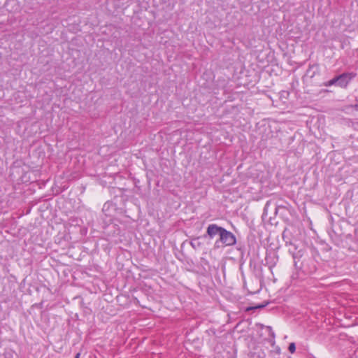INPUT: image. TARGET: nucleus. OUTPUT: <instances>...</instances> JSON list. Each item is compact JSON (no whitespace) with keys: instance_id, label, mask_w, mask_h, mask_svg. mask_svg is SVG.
I'll return each instance as SVG.
<instances>
[{"instance_id":"f257e3e1","label":"nucleus","mask_w":358,"mask_h":358,"mask_svg":"<svg viewBox=\"0 0 358 358\" xmlns=\"http://www.w3.org/2000/svg\"><path fill=\"white\" fill-rule=\"evenodd\" d=\"M236 243V236L231 231L223 228L220 236L215 242L214 248H219L220 246H232Z\"/></svg>"},{"instance_id":"f03ea898","label":"nucleus","mask_w":358,"mask_h":358,"mask_svg":"<svg viewBox=\"0 0 358 358\" xmlns=\"http://www.w3.org/2000/svg\"><path fill=\"white\" fill-rule=\"evenodd\" d=\"M223 228L224 227L218 226L216 224H210L208 226L206 229V232L203 235V238H208L209 239H213L216 236H218L220 237Z\"/></svg>"},{"instance_id":"7ed1b4c3","label":"nucleus","mask_w":358,"mask_h":358,"mask_svg":"<svg viewBox=\"0 0 358 358\" xmlns=\"http://www.w3.org/2000/svg\"><path fill=\"white\" fill-rule=\"evenodd\" d=\"M355 77V74L349 73H343L337 76L338 85L341 87H345L349 82Z\"/></svg>"},{"instance_id":"20e7f679","label":"nucleus","mask_w":358,"mask_h":358,"mask_svg":"<svg viewBox=\"0 0 358 358\" xmlns=\"http://www.w3.org/2000/svg\"><path fill=\"white\" fill-rule=\"evenodd\" d=\"M289 252L292 255L294 260L300 259L303 255V252L302 250H298L297 246L294 245V250H292V248H289Z\"/></svg>"},{"instance_id":"39448f33","label":"nucleus","mask_w":358,"mask_h":358,"mask_svg":"<svg viewBox=\"0 0 358 358\" xmlns=\"http://www.w3.org/2000/svg\"><path fill=\"white\" fill-rule=\"evenodd\" d=\"M278 257L277 255H266V262L268 265L269 268L271 269L273 267H274L278 262Z\"/></svg>"},{"instance_id":"423d86ee","label":"nucleus","mask_w":358,"mask_h":358,"mask_svg":"<svg viewBox=\"0 0 358 358\" xmlns=\"http://www.w3.org/2000/svg\"><path fill=\"white\" fill-rule=\"evenodd\" d=\"M249 356L250 358H265L266 355L262 349H255Z\"/></svg>"},{"instance_id":"0eeeda50","label":"nucleus","mask_w":358,"mask_h":358,"mask_svg":"<svg viewBox=\"0 0 358 358\" xmlns=\"http://www.w3.org/2000/svg\"><path fill=\"white\" fill-rule=\"evenodd\" d=\"M282 238L283 241L285 242L286 245H295L292 241L290 237L287 235V229L284 230L282 234Z\"/></svg>"},{"instance_id":"6e6552de","label":"nucleus","mask_w":358,"mask_h":358,"mask_svg":"<svg viewBox=\"0 0 358 358\" xmlns=\"http://www.w3.org/2000/svg\"><path fill=\"white\" fill-rule=\"evenodd\" d=\"M200 238L201 237H196L191 241L190 245L194 249H198L201 247L202 243L200 241Z\"/></svg>"},{"instance_id":"1a4fd4ad","label":"nucleus","mask_w":358,"mask_h":358,"mask_svg":"<svg viewBox=\"0 0 358 358\" xmlns=\"http://www.w3.org/2000/svg\"><path fill=\"white\" fill-rule=\"evenodd\" d=\"M268 302H264L263 303L257 305L256 306H250V307L247 308L246 310L249 311V310H255V309H262V308L266 307L268 305Z\"/></svg>"},{"instance_id":"9d476101","label":"nucleus","mask_w":358,"mask_h":358,"mask_svg":"<svg viewBox=\"0 0 358 358\" xmlns=\"http://www.w3.org/2000/svg\"><path fill=\"white\" fill-rule=\"evenodd\" d=\"M338 85V78H337V76L334 77L333 79L326 82L324 83V85L326 86V87H329V86H331V85Z\"/></svg>"},{"instance_id":"9b49d317","label":"nucleus","mask_w":358,"mask_h":358,"mask_svg":"<svg viewBox=\"0 0 358 358\" xmlns=\"http://www.w3.org/2000/svg\"><path fill=\"white\" fill-rule=\"evenodd\" d=\"M273 349L271 350V354L275 355H280V348L278 346H274V343L273 344Z\"/></svg>"},{"instance_id":"f8f14e48","label":"nucleus","mask_w":358,"mask_h":358,"mask_svg":"<svg viewBox=\"0 0 358 358\" xmlns=\"http://www.w3.org/2000/svg\"><path fill=\"white\" fill-rule=\"evenodd\" d=\"M288 350L291 353H294L296 350V345L294 343H290L288 347Z\"/></svg>"},{"instance_id":"ddd939ff","label":"nucleus","mask_w":358,"mask_h":358,"mask_svg":"<svg viewBox=\"0 0 358 358\" xmlns=\"http://www.w3.org/2000/svg\"><path fill=\"white\" fill-rule=\"evenodd\" d=\"M350 126L353 129L358 131V121H352Z\"/></svg>"},{"instance_id":"4468645a","label":"nucleus","mask_w":358,"mask_h":358,"mask_svg":"<svg viewBox=\"0 0 358 358\" xmlns=\"http://www.w3.org/2000/svg\"><path fill=\"white\" fill-rule=\"evenodd\" d=\"M299 259L294 260V265L296 269H301V265H299Z\"/></svg>"},{"instance_id":"2eb2a0df","label":"nucleus","mask_w":358,"mask_h":358,"mask_svg":"<svg viewBox=\"0 0 358 358\" xmlns=\"http://www.w3.org/2000/svg\"><path fill=\"white\" fill-rule=\"evenodd\" d=\"M80 353H77L76 355L75 356V358H80Z\"/></svg>"},{"instance_id":"dca6fc26","label":"nucleus","mask_w":358,"mask_h":358,"mask_svg":"<svg viewBox=\"0 0 358 358\" xmlns=\"http://www.w3.org/2000/svg\"><path fill=\"white\" fill-rule=\"evenodd\" d=\"M355 108H356L357 110H358V104H356V105L355 106Z\"/></svg>"},{"instance_id":"f3484780","label":"nucleus","mask_w":358,"mask_h":358,"mask_svg":"<svg viewBox=\"0 0 358 358\" xmlns=\"http://www.w3.org/2000/svg\"><path fill=\"white\" fill-rule=\"evenodd\" d=\"M290 248H292V250H294V246L293 245H289Z\"/></svg>"}]
</instances>
